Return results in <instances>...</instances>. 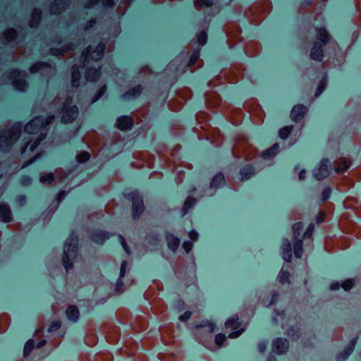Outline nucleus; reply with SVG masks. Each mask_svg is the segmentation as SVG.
<instances>
[{"mask_svg": "<svg viewBox=\"0 0 361 361\" xmlns=\"http://www.w3.org/2000/svg\"><path fill=\"white\" fill-rule=\"evenodd\" d=\"M208 26H204L197 34L196 39H192L187 47V51L184 56V53L178 56L176 61L184 58L185 65L183 72L190 71L194 72L203 66V61L200 59V47L204 45L207 41Z\"/></svg>", "mask_w": 361, "mask_h": 361, "instance_id": "nucleus-1", "label": "nucleus"}, {"mask_svg": "<svg viewBox=\"0 0 361 361\" xmlns=\"http://www.w3.org/2000/svg\"><path fill=\"white\" fill-rule=\"evenodd\" d=\"M54 119L55 116L54 115L47 116L45 120L41 116H37L25 125V132L29 134L39 135L35 139L32 137L27 140L25 146L21 149V154H24L26 152L30 145V150L31 152H33L38 147L41 142L47 137L49 126L54 123Z\"/></svg>", "mask_w": 361, "mask_h": 361, "instance_id": "nucleus-2", "label": "nucleus"}, {"mask_svg": "<svg viewBox=\"0 0 361 361\" xmlns=\"http://www.w3.org/2000/svg\"><path fill=\"white\" fill-rule=\"evenodd\" d=\"M315 39L310 50V57L315 61L324 59L323 47L330 45L333 48L338 46L336 41L325 27H315Z\"/></svg>", "mask_w": 361, "mask_h": 361, "instance_id": "nucleus-3", "label": "nucleus"}, {"mask_svg": "<svg viewBox=\"0 0 361 361\" xmlns=\"http://www.w3.org/2000/svg\"><path fill=\"white\" fill-rule=\"evenodd\" d=\"M232 153L235 158L252 160L257 156V149L249 142L246 135L238 133L234 137Z\"/></svg>", "mask_w": 361, "mask_h": 361, "instance_id": "nucleus-4", "label": "nucleus"}, {"mask_svg": "<svg viewBox=\"0 0 361 361\" xmlns=\"http://www.w3.org/2000/svg\"><path fill=\"white\" fill-rule=\"evenodd\" d=\"M271 9V4L269 0L256 1L249 6L244 13L245 16L250 23L259 25L264 19L265 15Z\"/></svg>", "mask_w": 361, "mask_h": 361, "instance_id": "nucleus-5", "label": "nucleus"}, {"mask_svg": "<svg viewBox=\"0 0 361 361\" xmlns=\"http://www.w3.org/2000/svg\"><path fill=\"white\" fill-rule=\"evenodd\" d=\"M78 238L72 233L65 243L62 256V263L67 271L73 267V262L78 256Z\"/></svg>", "mask_w": 361, "mask_h": 361, "instance_id": "nucleus-6", "label": "nucleus"}, {"mask_svg": "<svg viewBox=\"0 0 361 361\" xmlns=\"http://www.w3.org/2000/svg\"><path fill=\"white\" fill-rule=\"evenodd\" d=\"M22 132V125L14 124L8 130L0 131V148L4 152H8L12 145L20 137Z\"/></svg>", "mask_w": 361, "mask_h": 361, "instance_id": "nucleus-7", "label": "nucleus"}, {"mask_svg": "<svg viewBox=\"0 0 361 361\" xmlns=\"http://www.w3.org/2000/svg\"><path fill=\"white\" fill-rule=\"evenodd\" d=\"M124 197L131 202L133 219L134 221L138 220L145 210L142 195L135 190L125 193Z\"/></svg>", "mask_w": 361, "mask_h": 361, "instance_id": "nucleus-8", "label": "nucleus"}, {"mask_svg": "<svg viewBox=\"0 0 361 361\" xmlns=\"http://www.w3.org/2000/svg\"><path fill=\"white\" fill-rule=\"evenodd\" d=\"M245 68L243 64L240 63H233L229 69L221 71L219 77L224 78V80L228 83H236L244 77Z\"/></svg>", "mask_w": 361, "mask_h": 361, "instance_id": "nucleus-9", "label": "nucleus"}, {"mask_svg": "<svg viewBox=\"0 0 361 361\" xmlns=\"http://www.w3.org/2000/svg\"><path fill=\"white\" fill-rule=\"evenodd\" d=\"M243 107L250 114L251 120L255 124L259 125L263 123L265 114L256 99L250 98L246 100Z\"/></svg>", "mask_w": 361, "mask_h": 361, "instance_id": "nucleus-10", "label": "nucleus"}, {"mask_svg": "<svg viewBox=\"0 0 361 361\" xmlns=\"http://www.w3.org/2000/svg\"><path fill=\"white\" fill-rule=\"evenodd\" d=\"M216 327L215 324L208 320H202L195 325L193 334L196 339L202 343L211 336Z\"/></svg>", "mask_w": 361, "mask_h": 361, "instance_id": "nucleus-11", "label": "nucleus"}, {"mask_svg": "<svg viewBox=\"0 0 361 361\" xmlns=\"http://www.w3.org/2000/svg\"><path fill=\"white\" fill-rule=\"evenodd\" d=\"M72 97H67L63 103L61 109V122L63 123H71L73 122L78 116V108L76 105H73Z\"/></svg>", "mask_w": 361, "mask_h": 361, "instance_id": "nucleus-12", "label": "nucleus"}, {"mask_svg": "<svg viewBox=\"0 0 361 361\" xmlns=\"http://www.w3.org/2000/svg\"><path fill=\"white\" fill-rule=\"evenodd\" d=\"M224 30L227 37V43L230 49H232L237 43L243 40L241 28L235 22H228L224 26Z\"/></svg>", "mask_w": 361, "mask_h": 361, "instance_id": "nucleus-13", "label": "nucleus"}, {"mask_svg": "<svg viewBox=\"0 0 361 361\" xmlns=\"http://www.w3.org/2000/svg\"><path fill=\"white\" fill-rule=\"evenodd\" d=\"M105 47L104 42H99L94 49H92L91 46H88L82 52L81 60L83 61V63H88L90 60L97 61L102 59L104 54Z\"/></svg>", "mask_w": 361, "mask_h": 361, "instance_id": "nucleus-14", "label": "nucleus"}, {"mask_svg": "<svg viewBox=\"0 0 361 361\" xmlns=\"http://www.w3.org/2000/svg\"><path fill=\"white\" fill-rule=\"evenodd\" d=\"M338 226L343 233L353 234L357 237L361 236V228L357 226L347 213L341 214Z\"/></svg>", "mask_w": 361, "mask_h": 361, "instance_id": "nucleus-15", "label": "nucleus"}, {"mask_svg": "<svg viewBox=\"0 0 361 361\" xmlns=\"http://www.w3.org/2000/svg\"><path fill=\"white\" fill-rule=\"evenodd\" d=\"M27 74L17 69H12L8 73V78L12 80L13 85L16 90L25 92L28 84L24 79Z\"/></svg>", "mask_w": 361, "mask_h": 361, "instance_id": "nucleus-16", "label": "nucleus"}, {"mask_svg": "<svg viewBox=\"0 0 361 361\" xmlns=\"http://www.w3.org/2000/svg\"><path fill=\"white\" fill-rule=\"evenodd\" d=\"M279 152V145L274 143L271 147L264 150L259 154H257L255 158L264 161L265 163L259 168V170L264 169L272 164V161L275 156Z\"/></svg>", "mask_w": 361, "mask_h": 361, "instance_id": "nucleus-17", "label": "nucleus"}, {"mask_svg": "<svg viewBox=\"0 0 361 361\" xmlns=\"http://www.w3.org/2000/svg\"><path fill=\"white\" fill-rule=\"evenodd\" d=\"M226 185V179L222 172L216 173L209 182V185L205 190V194L208 196H213L216 191Z\"/></svg>", "mask_w": 361, "mask_h": 361, "instance_id": "nucleus-18", "label": "nucleus"}, {"mask_svg": "<svg viewBox=\"0 0 361 361\" xmlns=\"http://www.w3.org/2000/svg\"><path fill=\"white\" fill-rule=\"evenodd\" d=\"M29 71L31 73L41 72L42 75L51 78L56 73V67L52 66L50 63L43 61H38L32 64Z\"/></svg>", "mask_w": 361, "mask_h": 361, "instance_id": "nucleus-19", "label": "nucleus"}, {"mask_svg": "<svg viewBox=\"0 0 361 361\" xmlns=\"http://www.w3.org/2000/svg\"><path fill=\"white\" fill-rule=\"evenodd\" d=\"M193 4L197 11L210 8L212 16L219 13L221 11L220 4L216 0H193Z\"/></svg>", "mask_w": 361, "mask_h": 361, "instance_id": "nucleus-20", "label": "nucleus"}, {"mask_svg": "<svg viewBox=\"0 0 361 361\" xmlns=\"http://www.w3.org/2000/svg\"><path fill=\"white\" fill-rule=\"evenodd\" d=\"M241 322L239 321L238 316L237 314L233 315L231 318H229L225 322V327L227 329L235 330V331L231 332L228 335V338H236L241 335V334L244 331L243 329H238L241 326Z\"/></svg>", "mask_w": 361, "mask_h": 361, "instance_id": "nucleus-21", "label": "nucleus"}, {"mask_svg": "<svg viewBox=\"0 0 361 361\" xmlns=\"http://www.w3.org/2000/svg\"><path fill=\"white\" fill-rule=\"evenodd\" d=\"M203 128L207 139L215 146H220L223 143L224 136L218 128H212V126L209 128H207V126Z\"/></svg>", "mask_w": 361, "mask_h": 361, "instance_id": "nucleus-22", "label": "nucleus"}, {"mask_svg": "<svg viewBox=\"0 0 361 361\" xmlns=\"http://www.w3.org/2000/svg\"><path fill=\"white\" fill-rule=\"evenodd\" d=\"M330 166L331 162L329 159H322L319 168L314 169L313 171L314 178L319 180L326 178L329 174Z\"/></svg>", "mask_w": 361, "mask_h": 361, "instance_id": "nucleus-23", "label": "nucleus"}, {"mask_svg": "<svg viewBox=\"0 0 361 361\" xmlns=\"http://www.w3.org/2000/svg\"><path fill=\"white\" fill-rule=\"evenodd\" d=\"M134 120L130 116H121L116 120V126L122 131H128L133 128Z\"/></svg>", "mask_w": 361, "mask_h": 361, "instance_id": "nucleus-24", "label": "nucleus"}, {"mask_svg": "<svg viewBox=\"0 0 361 361\" xmlns=\"http://www.w3.org/2000/svg\"><path fill=\"white\" fill-rule=\"evenodd\" d=\"M289 347V343L286 338H277L272 342V350L277 354L286 353Z\"/></svg>", "mask_w": 361, "mask_h": 361, "instance_id": "nucleus-25", "label": "nucleus"}, {"mask_svg": "<svg viewBox=\"0 0 361 361\" xmlns=\"http://www.w3.org/2000/svg\"><path fill=\"white\" fill-rule=\"evenodd\" d=\"M111 234L109 232L96 229L90 233V238L94 243L102 245L107 239L111 237Z\"/></svg>", "mask_w": 361, "mask_h": 361, "instance_id": "nucleus-26", "label": "nucleus"}, {"mask_svg": "<svg viewBox=\"0 0 361 361\" xmlns=\"http://www.w3.org/2000/svg\"><path fill=\"white\" fill-rule=\"evenodd\" d=\"M71 3V0H55L51 4L49 12L51 14H59L66 10Z\"/></svg>", "mask_w": 361, "mask_h": 361, "instance_id": "nucleus-27", "label": "nucleus"}, {"mask_svg": "<svg viewBox=\"0 0 361 361\" xmlns=\"http://www.w3.org/2000/svg\"><path fill=\"white\" fill-rule=\"evenodd\" d=\"M143 87L141 85H137L131 88H130L128 91L123 93L121 96L122 99L126 100H133L138 98L142 91Z\"/></svg>", "mask_w": 361, "mask_h": 361, "instance_id": "nucleus-28", "label": "nucleus"}, {"mask_svg": "<svg viewBox=\"0 0 361 361\" xmlns=\"http://www.w3.org/2000/svg\"><path fill=\"white\" fill-rule=\"evenodd\" d=\"M205 103L209 108H217L221 103L220 96L214 92H209L205 94Z\"/></svg>", "mask_w": 361, "mask_h": 361, "instance_id": "nucleus-29", "label": "nucleus"}, {"mask_svg": "<svg viewBox=\"0 0 361 361\" xmlns=\"http://www.w3.org/2000/svg\"><path fill=\"white\" fill-rule=\"evenodd\" d=\"M46 343H47V341L45 339H42V340L39 341L37 343V344L35 345V341L34 339L28 340L25 343V346H24L23 356L25 357H28L35 347L37 348H40L43 347L46 344Z\"/></svg>", "mask_w": 361, "mask_h": 361, "instance_id": "nucleus-30", "label": "nucleus"}, {"mask_svg": "<svg viewBox=\"0 0 361 361\" xmlns=\"http://www.w3.org/2000/svg\"><path fill=\"white\" fill-rule=\"evenodd\" d=\"M255 174V168L252 164H246L240 169V180L241 182L246 181L253 177Z\"/></svg>", "mask_w": 361, "mask_h": 361, "instance_id": "nucleus-31", "label": "nucleus"}, {"mask_svg": "<svg viewBox=\"0 0 361 361\" xmlns=\"http://www.w3.org/2000/svg\"><path fill=\"white\" fill-rule=\"evenodd\" d=\"M74 49H75L74 44L73 43H68V44H65L61 49L51 48L50 49V53H51V54L56 56H64L66 55H68L69 54L71 56H72Z\"/></svg>", "mask_w": 361, "mask_h": 361, "instance_id": "nucleus-32", "label": "nucleus"}, {"mask_svg": "<svg viewBox=\"0 0 361 361\" xmlns=\"http://www.w3.org/2000/svg\"><path fill=\"white\" fill-rule=\"evenodd\" d=\"M307 112V107L303 104H297L293 106L290 112V118L295 122L301 121Z\"/></svg>", "mask_w": 361, "mask_h": 361, "instance_id": "nucleus-33", "label": "nucleus"}, {"mask_svg": "<svg viewBox=\"0 0 361 361\" xmlns=\"http://www.w3.org/2000/svg\"><path fill=\"white\" fill-rule=\"evenodd\" d=\"M244 51L247 56L254 57L259 54L260 51V45L256 41H249L244 47Z\"/></svg>", "mask_w": 361, "mask_h": 361, "instance_id": "nucleus-34", "label": "nucleus"}, {"mask_svg": "<svg viewBox=\"0 0 361 361\" xmlns=\"http://www.w3.org/2000/svg\"><path fill=\"white\" fill-rule=\"evenodd\" d=\"M134 157L145 161V164L149 167H153V163L154 161V157L149 152H137L134 153Z\"/></svg>", "mask_w": 361, "mask_h": 361, "instance_id": "nucleus-35", "label": "nucleus"}, {"mask_svg": "<svg viewBox=\"0 0 361 361\" xmlns=\"http://www.w3.org/2000/svg\"><path fill=\"white\" fill-rule=\"evenodd\" d=\"M0 221L4 223H9L12 221L11 210L6 203L0 204Z\"/></svg>", "mask_w": 361, "mask_h": 361, "instance_id": "nucleus-36", "label": "nucleus"}, {"mask_svg": "<svg viewBox=\"0 0 361 361\" xmlns=\"http://www.w3.org/2000/svg\"><path fill=\"white\" fill-rule=\"evenodd\" d=\"M283 259L290 262L292 259V245L290 240L284 238L281 245Z\"/></svg>", "mask_w": 361, "mask_h": 361, "instance_id": "nucleus-37", "label": "nucleus"}, {"mask_svg": "<svg viewBox=\"0 0 361 361\" xmlns=\"http://www.w3.org/2000/svg\"><path fill=\"white\" fill-rule=\"evenodd\" d=\"M357 338H353L349 344L348 345L347 348L344 350L343 352L339 353L337 357L336 360L337 361H344L347 359V357L353 353L355 345L357 343Z\"/></svg>", "mask_w": 361, "mask_h": 361, "instance_id": "nucleus-38", "label": "nucleus"}, {"mask_svg": "<svg viewBox=\"0 0 361 361\" xmlns=\"http://www.w3.org/2000/svg\"><path fill=\"white\" fill-rule=\"evenodd\" d=\"M334 165L336 172L343 173L349 169L350 166V161L348 159L340 158L334 161Z\"/></svg>", "mask_w": 361, "mask_h": 361, "instance_id": "nucleus-39", "label": "nucleus"}, {"mask_svg": "<svg viewBox=\"0 0 361 361\" xmlns=\"http://www.w3.org/2000/svg\"><path fill=\"white\" fill-rule=\"evenodd\" d=\"M101 76V70L99 68H89L85 73V77L87 80L91 82L97 81Z\"/></svg>", "mask_w": 361, "mask_h": 361, "instance_id": "nucleus-40", "label": "nucleus"}, {"mask_svg": "<svg viewBox=\"0 0 361 361\" xmlns=\"http://www.w3.org/2000/svg\"><path fill=\"white\" fill-rule=\"evenodd\" d=\"M196 120L199 124H200V128L204 130L203 127L209 128L211 126L207 123V122L210 119V115L205 111H199L196 114Z\"/></svg>", "mask_w": 361, "mask_h": 361, "instance_id": "nucleus-41", "label": "nucleus"}, {"mask_svg": "<svg viewBox=\"0 0 361 361\" xmlns=\"http://www.w3.org/2000/svg\"><path fill=\"white\" fill-rule=\"evenodd\" d=\"M66 314L69 320L76 322L80 316L78 307L76 305L68 306L66 310Z\"/></svg>", "mask_w": 361, "mask_h": 361, "instance_id": "nucleus-42", "label": "nucleus"}, {"mask_svg": "<svg viewBox=\"0 0 361 361\" xmlns=\"http://www.w3.org/2000/svg\"><path fill=\"white\" fill-rule=\"evenodd\" d=\"M243 116L244 114L240 109H233L230 115L231 122L235 126H238L242 123Z\"/></svg>", "mask_w": 361, "mask_h": 361, "instance_id": "nucleus-43", "label": "nucleus"}, {"mask_svg": "<svg viewBox=\"0 0 361 361\" xmlns=\"http://www.w3.org/2000/svg\"><path fill=\"white\" fill-rule=\"evenodd\" d=\"M42 11L39 8H35L31 14V18L29 21V26L30 27H37L42 18Z\"/></svg>", "mask_w": 361, "mask_h": 361, "instance_id": "nucleus-44", "label": "nucleus"}, {"mask_svg": "<svg viewBox=\"0 0 361 361\" xmlns=\"http://www.w3.org/2000/svg\"><path fill=\"white\" fill-rule=\"evenodd\" d=\"M80 73L79 66L76 64L71 68V85L73 87H78L80 85Z\"/></svg>", "mask_w": 361, "mask_h": 361, "instance_id": "nucleus-45", "label": "nucleus"}, {"mask_svg": "<svg viewBox=\"0 0 361 361\" xmlns=\"http://www.w3.org/2000/svg\"><path fill=\"white\" fill-rule=\"evenodd\" d=\"M166 240L167 245L171 250L173 252L177 250L180 245V240L178 238L176 237L173 234L168 233L166 236Z\"/></svg>", "mask_w": 361, "mask_h": 361, "instance_id": "nucleus-46", "label": "nucleus"}, {"mask_svg": "<svg viewBox=\"0 0 361 361\" xmlns=\"http://www.w3.org/2000/svg\"><path fill=\"white\" fill-rule=\"evenodd\" d=\"M105 337L109 343H116L120 338L119 329L116 326L112 327L111 331L106 332Z\"/></svg>", "mask_w": 361, "mask_h": 361, "instance_id": "nucleus-47", "label": "nucleus"}, {"mask_svg": "<svg viewBox=\"0 0 361 361\" xmlns=\"http://www.w3.org/2000/svg\"><path fill=\"white\" fill-rule=\"evenodd\" d=\"M160 333L162 341L166 343H170L173 341V336L171 329L167 326H162L160 328Z\"/></svg>", "mask_w": 361, "mask_h": 361, "instance_id": "nucleus-48", "label": "nucleus"}, {"mask_svg": "<svg viewBox=\"0 0 361 361\" xmlns=\"http://www.w3.org/2000/svg\"><path fill=\"white\" fill-rule=\"evenodd\" d=\"M196 202H197L196 198L191 197V196H188L183 204V207H182L183 213L184 214H186L189 212V210L195 205Z\"/></svg>", "mask_w": 361, "mask_h": 361, "instance_id": "nucleus-49", "label": "nucleus"}, {"mask_svg": "<svg viewBox=\"0 0 361 361\" xmlns=\"http://www.w3.org/2000/svg\"><path fill=\"white\" fill-rule=\"evenodd\" d=\"M293 251L296 258H300L303 253L302 240L301 239H295L293 245Z\"/></svg>", "mask_w": 361, "mask_h": 361, "instance_id": "nucleus-50", "label": "nucleus"}, {"mask_svg": "<svg viewBox=\"0 0 361 361\" xmlns=\"http://www.w3.org/2000/svg\"><path fill=\"white\" fill-rule=\"evenodd\" d=\"M10 324L9 316L6 314L0 315V334L4 333Z\"/></svg>", "mask_w": 361, "mask_h": 361, "instance_id": "nucleus-51", "label": "nucleus"}, {"mask_svg": "<svg viewBox=\"0 0 361 361\" xmlns=\"http://www.w3.org/2000/svg\"><path fill=\"white\" fill-rule=\"evenodd\" d=\"M3 35L6 42H10L16 39L17 32L14 28H8L4 31Z\"/></svg>", "mask_w": 361, "mask_h": 361, "instance_id": "nucleus-52", "label": "nucleus"}, {"mask_svg": "<svg viewBox=\"0 0 361 361\" xmlns=\"http://www.w3.org/2000/svg\"><path fill=\"white\" fill-rule=\"evenodd\" d=\"M287 335L293 341H297L300 337V328L290 326L287 331Z\"/></svg>", "mask_w": 361, "mask_h": 361, "instance_id": "nucleus-53", "label": "nucleus"}, {"mask_svg": "<svg viewBox=\"0 0 361 361\" xmlns=\"http://www.w3.org/2000/svg\"><path fill=\"white\" fill-rule=\"evenodd\" d=\"M133 1V0H121L117 7L118 13L123 16Z\"/></svg>", "mask_w": 361, "mask_h": 361, "instance_id": "nucleus-54", "label": "nucleus"}, {"mask_svg": "<svg viewBox=\"0 0 361 361\" xmlns=\"http://www.w3.org/2000/svg\"><path fill=\"white\" fill-rule=\"evenodd\" d=\"M279 298V293L276 290H274L270 293V295H267V301L265 300H266L265 297L264 298V300L265 303L267 302V306H271V305L275 304V302L278 300Z\"/></svg>", "mask_w": 361, "mask_h": 361, "instance_id": "nucleus-55", "label": "nucleus"}, {"mask_svg": "<svg viewBox=\"0 0 361 361\" xmlns=\"http://www.w3.org/2000/svg\"><path fill=\"white\" fill-rule=\"evenodd\" d=\"M90 159V154L87 151H81L76 156V161L79 164L87 162Z\"/></svg>", "mask_w": 361, "mask_h": 361, "instance_id": "nucleus-56", "label": "nucleus"}, {"mask_svg": "<svg viewBox=\"0 0 361 361\" xmlns=\"http://www.w3.org/2000/svg\"><path fill=\"white\" fill-rule=\"evenodd\" d=\"M290 273L288 271L281 270L278 279L281 283H290Z\"/></svg>", "mask_w": 361, "mask_h": 361, "instance_id": "nucleus-57", "label": "nucleus"}, {"mask_svg": "<svg viewBox=\"0 0 361 361\" xmlns=\"http://www.w3.org/2000/svg\"><path fill=\"white\" fill-rule=\"evenodd\" d=\"M293 126H285L281 128L279 131V135L281 139H286L290 135L293 130Z\"/></svg>", "mask_w": 361, "mask_h": 361, "instance_id": "nucleus-58", "label": "nucleus"}, {"mask_svg": "<svg viewBox=\"0 0 361 361\" xmlns=\"http://www.w3.org/2000/svg\"><path fill=\"white\" fill-rule=\"evenodd\" d=\"M54 180V176L52 173L42 174L40 177V182L44 184L51 185Z\"/></svg>", "mask_w": 361, "mask_h": 361, "instance_id": "nucleus-59", "label": "nucleus"}, {"mask_svg": "<svg viewBox=\"0 0 361 361\" xmlns=\"http://www.w3.org/2000/svg\"><path fill=\"white\" fill-rule=\"evenodd\" d=\"M215 344L219 347L221 348L225 345V343H227L226 337L223 334H218L215 336L214 338Z\"/></svg>", "mask_w": 361, "mask_h": 361, "instance_id": "nucleus-60", "label": "nucleus"}, {"mask_svg": "<svg viewBox=\"0 0 361 361\" xmlns=\"http://www.w3.org/2000/svg\"><path fill=\"white\" fill-rule=\"evenodd\" d=\"M355 281L353 279H348L343 282H341V288H343L345 291H348L353 288L355 286Z\"/></svg>", "mask_w": 361, "mask_h": 361, "instance_id": "nucleus-61", "label": "nucleus"}, {"mask_svg": "<svg viewBox=\"0 0 361 361\" xmlns=\"http://www.w3.org/2000/svg\"><path fill=\"white\" fill-rule=\"evenodd\" d=\"M302 229V224L301 222H296L292 226L294 239L298 238L300 231Z\"/></svg>", "mask_w": 361, "mask_h": 361, "instance_id": "nucleus-62", "label": "nucleus"}, {"mask_svg": "<svg viewBox=\"0 0 361 361\" xmlns=\"http://www.w3.org/2000/svg\"><path fill=\"white\" fill-rule=\"evenodd\" d=\"M85 342L90 346H94L97 343V338L94 334H90L85 337Z\"/></svg>", "mask_w": 361, "mask_h": 361, "instance_id": "nucleus-63", "label": "nucleus"}, {"mask_svg": "<svg viewBox=\"0 0 361 361\" xmlns=\"http://www.w3.org/2000/svg\"><path fill=\"white\" fill-rule=\"evenodd\" d=\"M326 78H322L319 82V85H318V87L316 90V92H315V96L316 97H318L323 92L324 90H325L326 87Z\"/></svg>", "mask_w": 361, "mask_h": 361, "instance_id": "nucleus-64", "label": "nucleus"}]
</instances>
